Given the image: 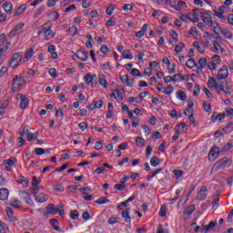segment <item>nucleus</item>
I'll list each match as a JSON object with an SVG mask.
<instances>
[{
	"label": "nucleus",
	"instance_id": "bb28decb",
	"mask_svg": "<svg viewBox=\"0 0 233 233\" xmlns=\"http://www.w3.org/2000/svg\"><path fill=\"white\" fill-rule=\"evenodd\" d=\"M11 207H14V208H21V200L15 198L10 202Z\"/></svg>",
	"mask_w": 233,
	"mask_h": 233
},
{
	"label": "nucleus",
	"instance_id": "a19ab883",
	"mask_svg": "<svg viewBox=\"0 0 233 233\" xmlns=\"http://www.w3.org/2000/svg\"><path fill=\"white\" fill-rule=\"evenodd\" d=\"M183 48H185V44L180 43L175 46V52L180 54V52H183Z\"/></svg>",
	"mask_w": 233,
	"mask_h": 233
},
{
	"label": "nucleus",
	"instance_id": "4d7b16f0",
	"mask_svg": "<svg viewBox=\"0 0 233 233\" xmlns=\"http://www.w3.org/2000/svg\"><path fill=\"white\" fill-rule=\"evenodd\" d=\"M69 167H70V164L66 163L62 167H56V172H63V170H66V168Z\"/></svg>",
	"mask_w": 233,
	"mask_h": 233
},
{
	"label": "nucleus",
	"instance_id": "f704fd0d",
	"mask_svg": "<svg viewBox=\"0 0 233 233\" xmlns=\"http://www.w3.org/2000/svg\"><path fill=\"white\" fill-rule=\"evenodd\" d=\"M193 46L195 48H197V50L200 53V54H205V46H199L198 42H193Z\"/></svg>",
	"mask_w": 233,
	"mask_h": 233
},
{
	"label": "nucleus",
	"instance_id": "e433bc0d",
	"mask_svg": "<svg viewBox=\"0 0 233 233\" xmlns=\"http://www.w3.org/2000/svg\"><path fill=\"white\" fill-rule=\"evenodd\" d=\"M221 34L224 35L226 39H232V33H230V31L228 29H227V28L222 29Z\"/></svg>",
	"mask_w": 233,
	"mask_h": 233
},
{
	"label": "nucleus",
	"instance_id": "de8ad7c7",
	"mask_svg": "<svg viewBox=\"0 0 233 233\" xmlns=\"http://www.w3.org/2000/svg\"><path fill=\"white\" fill-rule=\"evenodd\" d=\"M78 190L79 192H82V194H84L85 196H88V194L92 193V189H90L89 187H81Z\"/></svg>",
	"mask_w": 233,
	"mask_h": 233
},
{
	"label": "nucleus",
	"instance_id": "a18cd8bd",
	"mask_svg": "<svg viewBox=\"0 0 233 233\" xmlns=\"http://www.w3.org/2000/svg\"><path fill=\"white\" fill-rule=\"evenodd\" d=\"M0 233H8V227L6 224L0 221Z\"/></svg>",
	"mask_w": 233,
	"mask_h": 233
},
{
	"label": "nucleus",
	"instance_id": "c03bdc74",
	"mask_svg": "<svg viewBox=\"0 0 233 233\" xmlns=\"http://www.w3.org/2000/svg\"><path fill=\"white\" fill-rule=\"evenodd\" d=\"M219 195L217 196V198L214 200L213 206H212V209L213 210H218V207H219Z\"/></svg>",
	"mask_w": 233,
	"mask_h": 233
},
{
	"label": "nucleus",
	"instance_id": "603ef678",
	"mask_svg": "<svg viewBox=\"0 0 233 233\" xmlns=\"http://www.w3.org/2000/svg\"><path fill=\"white\" fill-rule=\"evenodd\" d=\"M196 65L197 64L193 59H188L186 63V66H187V68H195Z\"/></svg>",
	"mask_w": 233,
	"mask_h": 233
},
{
	"label": "nucleus",
	"instance_id": "2f4dec72",
	"mask_svg": "<svg viewBox=\"0 0 233 233\" xmlns=\"http://www.w3.org/2000/svg\"><path fill=\"white\" fill-rule=\"evenodd\" d=\"M5 212L8 218H10V221H15V218L14 217V210L12 208H6Z\"/></svg>",
	"mask_w": 233,
	"mask_h": 233
},
{
	"label": "nucleus",
	"instance_id": "58836bf2",
	"mask_svg": "<svg viewBox=\"0 0 233 233\" xmlns=\"http://www.w3.org/2000/svg\"><path fill=\"white\" fill-rule=\"evenodd\" d=\"M23 187H27L28 186V180L26 177L20 176L19 179L17 180Z\"/></svg>",
	"mask_w": 233,
	"mask_h": 233
},
{
	"label": "nucleus",
	"instance_id": "338daca9",
	"mask_svg": "<svg viewBox=\"0 0 233 233\" xmlns=\"http://www.w3.org/2000/svg\"><path fill=\"white\" fill-rule=\"evenodd\" d=\"M106 15H112L114 14V5H110L109 7L106 8Z\"/></svg>",
	"mask_w": 233,
	"mask_h": 233
},
{
	"label": "nucleus",
	"instance_id": "864d4df0",
	"mask_svg": "<svg viewBox=\"0 0 233 233\" xmlns=\"http://www.w3.org/2000/svg\"><path fill=\"white\" fill-rule=\"evenodd\" d=\"M49 221H50V224L54 227V229L59 231V227H57L58 225L57 219L52 218Z\"/></svg>",
	"mask_w": 233,
	"mask_h": 233
},
{
	"label": "nucleus",
	"instance_id": "3c124183",
	"mask_svg": "<svg viewBox=\"0 0 233 233\" xmlns=\"http://www.w3.org/2000/svg\"><path fill=\"white\" fill-rule=\"evenodd\" d=\"M69 35H77V27L76 26H71L68 30Z\"/></svg>",
	"mask_w": 233,
	"mask_h": 233
},
{
	"label": "nucleus",
	"instance_id": "ea45409f",
	"mask_svg": "<svg viewBox=\"0 0 233 233\" xmlns=\"http://www.w3.org/2000/svg\"><path fill=\"white\" fill-rule=\"evenodd\" d=\"M34 56V48L30 47L25 52V59H32Z\"/></svg>",
	"mask_w": 233,
	"mask_h": 233
},
{
	"label": "nucleus",
	"instance_id": "680f3d73",
	"mask_svg": "<svg viewBox=\"0 0 233 233\" xmlns=\"http://www.w3.org/2000/svg\"><path fill=\"white\" fill-rule=\"evenodd\" d=\"M27 141L31 142V141H37V138L35 137V136L34 135V133H29L26 137Z\"/></svg>",
	"mask_w": 233,
	"mask_h": 233
},
{
	"label": "nucleus",
	"instance_id": "393cba45",
	"mask_svg": "<svg viewBox=\"0 0 233 233\" xmlns=\"http://www.w3.org/2000/svg\"><path fill=\"white\" fill-rule=\"evenodd\" d=\"M183 8H187V3H185L184 1H178L177 4V7H175V10H177V12H181Z\"/></svg>",
	"mask_w": 233,
	"mask_h": 233
},
{
	"label": "nucleus",
	"instance_id": "7ed1b4c3",
	"mask_svg": "<svg viewBox=\"0 0 233 233\" xmlns=\"http://www.w3.org/2000/svg\"><path fill=\"white\" fill-rule=\"evenodd\" d=\"M226 167H230V164H228V158H223L214 164L213 167L211 168V172H218L219 168H226Z\"/></svg>",
	"mask_w": 233,
	"mask_h": 233
},
{
	"label": "nucleus",
	"instance_id": "49530a36",
	"mask_svg": "<svg viewBox=\"0 0 233 233\" xmlns=\"http://www.w3.org/2000/svg\"><path fill=\"white\" fill-rule=\"evenodd\" d=\"M93 1L94 0H83V2H82L83 8H90V6H92Z\"/></svg>",
	"mask_w": 233,
	"mask_h": 233
},
{
	"label": "nucleus",
	"instance_id": "72a5a7b5",
	"mask_svg": "<svg viewBox=\"0 0 233 233\" xmlns=\"http://www.w3.org/2000/svg\"><path fill=\"white\" fill-rule=\"evenodd\" d=\"M177 99H179L180 101H185L187 99V95L185 94V92H183L182 90H178L177 92Z\"/></svg>",
	"mask_w": 233,
	"mask_h": 233
},
{
	"label": "nucleus",
	"instance_id": "79ce46f5",
	"mask_svg": "<svg viewBox=\"0 0 233 233\" xmlns=\"http://www.w3.org/2000/svg\"><path fill=\"white\" fill-rule=\"evenodd\" d=\"M162 171H163V168H158L155 172H151V175L148 176L147 178V181H150V179H152V177H156V176H157V174H159Z\"/></svg>",
	"mask_w": 233,
	"mask_h": 233
},
{
	"label": "nucleus",
	"instance_id": "c85d7f7f",
	"mask_svg": "<svg viewBox=\"0 0 233 233\" xmlns=\"http://www.w3.org/2000/svg\"><path fill=\"white\" fill-rule=\"evenodd\" d=\"M194 210H196V207L194 205H191L184 210V214H186L187 216H192Z\"/></svg>",
	"mask_w": 233,
	"mask_h": 233
},
{
	"label": "nucleus",
	"instance_id": "6ab92c4d",
	"mask_svg": "<svg viewBox=\"0 0 233 233\" xmlns=\"http://www.w3.org/2000/svg\"><path fill=\"white\" fill-rule=\"evenodd\" d=\"M41 190H43V187H35L29 188V192H31V194H34L35 198H36L38 194L42 193Z\"/></svg>",
	"mask_w": 233,
	"mask_h": 233
},
{
	"label": "nucleus",
	"instance_id": "1a4fd4ad",
	"mask_svg": "<svg viewBox=\"0 0 233 233\" xmlns=\"http://www.w3.org/2000/svg\"><path fill=\"white\" fill-rule=\"evenodd\" d=\"M208 190V189H207V187H203L202 189H200L197 194V199H198V201H205V199H207Z\"/></svg>",
	"mask_w": 233,
	"mask_h": 233
},
{
	"label": "nucleus",
	"instance_id": "8fccbe9b",
	"mask_svg": "<svg viewBox=\"0 0 233 233\" xmlns=\"http://www.w3.org/2000/svg\"><path fill=\"white\" fill-rule=\"evenodd\" d=\"M159 216L161 218H165V216H167V206L166 205L161 206L160 211H159Z\"/></svg>",
	"mask_w": 233,
	"mask_h": 233
},
{
	"label": "nucleus",
	"instance_id": "a211bd4d",
	"mask_svg": "<svg viewBox=\"0 0 233 233\" xmlns=\"http://www.w3.org/2000/svg\"><path fill=\"white\" fill-rule=\"evenodd\" d=\"M3 8L6 14H11L14 8V5L10 2H5L3 5Z\"/></svg>",
	"mask_w": 233,
	"mask_h": 233
},
{
	"label": "nucleus",
	"instance_id": "20e7f679",
	"mask_svg": "<svg viewBox=\"0 0 233 233\" xmlns=\"http://www.w3.org/2000/svg\"><path fill=\"white\" fill-rule=\"evenodd\" d=\"M42 30L45 34V38L46 41H50V39L54 37V31H52V25H48V24L43 25Z\"/></svg>",
	"mask_w": 233,
	"mask_h": 233
},
{
	"label": "nucleus",
	"instance_id": "473e14b6",
	"mask_svg": "<svg viewBox=\"0 0 233 233\" xmlns=\"http://www.w3.org/2000/svg\"><path fill=\"white\" fill-rule=\"evenodd\" d=\"M179 194H181V190L177 189L176 190V197L169 199V205H174V203H176V201H177V199L179 198Z\"/></svg>",
	"mask_w": 233,
	"mask_h": 233
},
{
	"label": "nucleus",
	"instance_id": "4468645a",
	"mask_svg": "<svg viewBox=\"0 0 233 233\" xmlns=\"http://www.w3.org/2000/svg\"><path fill=\"white\" fill-rule=\"evenodd\" d=\"M122 218H125L126 223H130V221H132V218H130V208H126L122 212Z\"/></svg>",
	"mask_w": 233,
	"mask_h": 233
},
{
	"label": "nucleus",
	"instance_id": "c756f323",
	"mask_svg": "<svg viewBox=\"0 0 233 233\" xmlns=\"http://www.w3.org/2000/svg\"><path fill=\"white\" fill-rule=\"evenodd\" d=\"M121 221V218L119 217H111L108 218V225H116V223H119Z\"/></svg>",
	"mask_w": 233,
	"mask_h": 233
},
{
	"label": "nucleus",
	"instance_id": "5fc2aeb1",
	"mask_svg": "<svg viewBox=\"0 0 233 233\" xmlns=\"http://www.w3.org/2000/svg\"><path fill=\"white\" fill-rule=\"evenodd\" d=\"M43 12H45V7H39L34 15V19H37V17H39Z\"/></svg>",
	"mask_w": 233,
	"mask_h": 233
},
{
	"label": "nucleus",
	"instance_id": "e2e57ef3",
	"mask_svg": "<svg viewBox=\"0 0 233 233\" xmlns=\"http://www.w3.org/2000/svg\"><path fill=\"white\" fill-rule=\"evenodd\" d=\"M26 145V140L23 137H18L17 147H25Z\"/></svg>",
	"mask_w": 233,
	"mask_h": 233
},
{
	"label": "nucleus",
	"instance_id": "13d9d810",
	"mask_svg": "<svg viewBox=\"0 0 233 233\" xmlns=\"http://www.w3.org/2000/svg\"><path fill=\"white\" fill-rule=\"evenodd\" d=\"M70 218L71 219H77V218H79V212H77V210H71Z\"/></svg>",
	"mask_w": 233,
	"mask_h": 233
},
{
	"label": "nucleus",
	"instance_id": "6e6552de",
	"mask_svg": "<svg viewBox=\"0 0 233 233\" xmlns=\"http://www.w3.org/2000/svg\"><path fill=\"white\" fill-rule=\"evenodd\" d=\"M76 57L80 61L86 62L88 61V52H85L83 50H77L76 54Z\"/></svg>",
	"mask_w": 233,
	"mask_h": 233
},
{
	"label": "nucleus",
	"instance_id": "f8f14e48",
	"mask_svg": "<svg viewBox=\"0 0 233 233\" xmlns=\"http://www.w3.org/2000/svg\"><path fill=\"white\" fill-rule=\"evenodd\" d=\"M35 198V201H37V203H46V201H48V195L42 192L36 195Z\"/></svg>",
	"mask_w": 233,
	"mask_h": 233
},
{
	"label": "nucleus",
	"instance_id": "412c9836",
	"mask_svg": "<svg viewBox=\"0 0 233 233\" xmlns=\"http://www.w3.org/2000/svg\"><path fill=\"white\" fill-rule=\"evenodd\" d=\"M205 227H206V232H209V230H214V228L218 227V221L216 220L210 221L209 224Z\"/></svg>",
	"mask_w": 233,
	"mask_h": 233
},
{
	"label": "nucleus",
	"instance_id": "774afa93",
	"mask_svg": "<svg viewBox=\"0 0 233 233\" xmlns=\"http://www.w3.org/2000/svg\"><path fill=\"white\" fill-rule=\"evenodd\" d=\"M170 34V36L172 37V39H174L175 41H177L178 38H177V33L175 31V30H171L169 32Z\"/></svg>",
	"mask_w": 233,
	"mask_h": 233
},
{
	"label": "nucleus",
	"instance_id": "f03ea898",
	"mask_svg": "<svg viewBox=\"0 0 233 233\" xmlns=\"http://www.w3.org/2000/svg\"><path fill=\"white\" fill-rule=\"evenodd\" d=\"M25 77L15 76L13 78V87L11 88L12 92H15L16 90H19L21 86H23L25 84Z\"/></svg>",
	"mask_w": 233,
	"mask_h": 233
},
{
	"label": "nucleus",
	"instance_id": "4be33fe9",
	"mask_svg": "<svg viewBox=\"0 0 233 233\" xmlns=\"http://www.w3.org/2000/svg\"><path fill=\"white\" fill-rule=\"evenodd\" d=\"M47 17H49L51 21H57V19L60 17V15L56 11H53L47 15Z\"/></svg>",
	"mask_w": 233,
	"mask_h": 233
},
{
	"label": "nucleus",
	"instance_id": "bf43d9fd",
	"mask_svg": "<svg viewBox=\"0 0 233 233\" xmlns=\"http://www.w3.org/2000/svg\"><path fill=\"white\" fill-rule=\"evenodd\" d=\"M198 64H199L200 67L207 68V58H203V57L200 58L198 60Z\"/></svg>",
	"mask_w": 233,
	"mask_h": 233
},
{
	"label": "nucleus",
	"instance_id": "39448f33",
	"mask_svg": "<svg viewBox=\"0 0 233 233\" xmlns=\"http://www.w3.org/2000/svg\"><path fill=\"white\" fill-rule=\"evenodd\" d=\"M65 206L63 204H58L56 207L53 204H49L46 206L47 214H57V210H61V208H64Z\"/></svg>",
	"mask_w": 233,
	"mask_h": 233
},
{
	"label": "nucleus",
	"instance_id": "aec40b11",
	"mask_svg": "<svg viewBox=\"0 0 233 233\" xmlns=\"http://www.w3.org/2000/svg\"><path fill=\"white\" fill-rule=\"evenodd\" d=\"M25 10H26L25 5H22L18 6L15 12L14 17H17V15H21V14L25 13Z\"/></svg>",
	"mask_w": 233,
	"mask_h": 233
},
{
	"label": "nucleus",
	"instance_id": "423d86ee",
	"mask_svg": "<svg viewBox=\"0 0 233 233\" xmlns=\"http://www.w3.org/2000/svg\"><path fill=\"white\" fill-rule=\"evenodd\" d=\"M227 77H228V67H227V66H223L218 73V79H219L220 81L223 79H227Z\"/></svg>",
	"mask_w": 233,
	"mask_h": 233
},
{
	"label": "nucleus",
	"instance_id": "09e8293b",
	"mask_svg": "<svg viewBox=\"0 0 233 233\" xmlns=\"http://www.w3.org/2000/svg\"><path fill=\"white\" fill-rule=\"evenodd\" d=\"M172 92H174V86H167L164 89V94H166V96H170V94H172Z\"/></svg>",
	"mask_w": 233,
	"mask_h": 233
},
{
	"label": "nucleus",
	"instance_id": "6e6d98bb",
	"mask_svg": "<svg viewBox=\"0 0 233 233\" xmlns=\"http://www.w3.org/2000/svg\"><path fill=\"white\" fill-rule=\"evenodd\" d=\"M130 74L131 76H136L137 77H143V76H141V72H139V69L133 68Z\"/></svg>",
	"mask_w": 233,
	"mask_h": 233
},
{
	"label": "nucleus",
	"instance_id": "0eeeda50",
	"mask_svg": "<svg viewBox=\"0 0 233 233\" xmlns=\"http://www.w3.org/2000/svg\"><path fill=\"white\" fill-rule=\"evenodd\" d=\"M200 17H202V21L206 25H209V26L214 25V22L212 21V16L208 15V13H200Z\"/></svg>",
	"mask_w": 233,
	"mask_h": 233
},
{
	"label": "nucleus",
	"instance_id": "0e129e2a",
	"mask_svg": "<svg viewBox=\"0 0 233 233\" xmlns=\"http://www.w3.org/2000/svg\"><path fill=\"white\" fill-rule=\"evenodd\" d=\"M57 3V0H48L46 5L49 8H54Z\"/></svg>",
	"mask_w": 233,
	"mask_h": 233
},
{
	"label": "nucleus",
	"instance_id": "052dcab7",
	"mask_svg": "<svg viewBox=\"0 0 233 233\" xmlns=\"http://www.w3.org/2000/svg\"><path fill=\"white\" fill-rule=\"evenodd\" d=\"M20 137H24L25 135L28 136V134H30V132L28 131V126H25L23 132H20Z\"/></svg>",
	"mask_w": 233,
	"mask_h": 233
},
{
	"label": "nucleus",
	"instance_id": "f257e3e1",
	"mask_svg": "<svg viewBox=\"0 0 233 233\" xmlns=\"http://www.w3.org/2000/svg\"><path fill=\"white\" fill-rule=\"evenodd\" d=\"M21 61H23V53L20 52L14 54L9 62L10 68H17L21 64Z\"/></svg>",
	"mask_w": 233,
	"mask_h": 233
},
{
	"label": "nucleus",
	"instance_id": "dca6fc26",
	"mask_svg": "<svg viewBox=\"0 0 233 233\" xmlns=\"http://www.w3.org/2000/svg\"><path fill=\"white\" fill-rule=\"evenodd\" d=\"M98 83L104 88H108V82L106 81V76L105 75H100L98 77Z\"/></svg>",
	"mask_w": 233,
	"mask_h": 233
},
{
	"label": "nucleus",
	"instance_id": "b1692460",
	"mask_svg": "<svg viewBox=\"0 0 233 233\" xmlns=\"http://www.w3.org/2000/svg\"><path fill=\"white\" fill-rule=\"evenodd\" d=\"M15 164V160L9 158L7 160H5V168L6 170H8L10 172V170H12V167H14V165Z\"/></svg>",
	"mask_w": 233,
	"mask_h": 233
},
{
	"label": "nucleus",
	"instance_id": "9d476101",
	"mask_svg": "<svg viewBox=\"0 0 233 233\" xmlns=\"http://www.w3.org/2000/svg\"><path fill=\"white\" fill-rule=\"evenodd\" d=\"M25 27L24 23H19L11 31L10 35H18L23 32V28Z\"/></svg>",
	"mask_w": 233,
	"mask_h": 233
},
{
	"label": "nucleus",
	"instance_id": "2eb2a0df",
	"mask_svg": "<svg viewBox=\"0 0 233 233\" xmlns=\"http://www.w3.org/2000/svg\"><path fill=\"white\" fill-rule=\"evenodd\" d=\"M208 88H215L218 90L219 88V86L218 85V82L216 81V78L210 77L208 81Z\"/></svg>",
	"mask_w": 233,
	"mask_h": 233
},
{
	"label": "nucleus",
	"instance_id": "4c0bfd02",
	"mask_svg": "<svg viewBox=\"0 0 233 233\" xmlns=\"http://www.w3.org/2000/svg\"><path fill=\"white\" fill-rule=\"evenodd\" d=\"M136 143H137V146H138L140 147H145V139L141 137H137L136 138Z\"/></svg>",
	"mask_w": 233,
	"mask_h": 233
},
{
	"label": "nucleus",
	"instance_id": "9b49d317",
	"mask_svg": "<svg viewBox=\"0 0 233 233\" xmlns=\"http://www.w3.org/2000/svg\"><path fill=\"white\" fill-rule=\"evenodd\" d=\"M18 97L21 99L20 108L25 109L28 106L29 100L23 94H18Z\"/></svg>",
	"mask_w": 233,
	"mask_h": 233
},
{
	"label": "nucleus",
	"instance_id": "c9c22d12",
	"mask_svg": "<svg viewBox=\"0 0 233 233\" xmlns=\"http://www.w3.org/2000/svg\"><path fill=\"white\" fill-rule=\"evenodd\" d=\"M5 45H8V43H6V35L2 34L0 35V47L6 46Z\"/></svg>",
	"mask_w": 233,
	"mask_h": 233
},
{
	"label": "nucleus",
	"instance_id": "cd10ccee",
	"mask_svg": "<svg viewBox=\"0 0 233 233\" xmlns=\"http://www.w3.org/2000/svg\"><path fill=\"white\" fill-rule=\"evenodd\" d=\"M160 163H161V160H159V158L157 157H153L150 159L151 167H159Z\"/></svg>",
	"mask_w": 233,
	"mask_h": 233
},
{
	"label": "nucleus",
	"instance_id": "37998d69",
	"mask_svg": "<svg viewBox=\"0 0 233 233\" xmlns=\"http://www.w3.org/2000/svg\"><path fill=\"white\" fill-rule=\"evenodd\" d=\"M84 80L86 83V85H90V83H92V81H94V76H92V75L87 74L84 76Z\"/></svg>",
	"mask_w": 233,
	"mask_h": 233
},
{
	"label": "nucleus",
	"instance_id": "ddd939ff",
	"mask_svg": "<svg viewBox=\"0 0 233 233\" xmlns=\"http://www.w3.org/2000/svg\"><path fill=\"white\" fill-rule=\"evenodd\" d=\"M10 194V191H8L7 188H1L0 189V200L1 201H6L8 199V196Z\"/></svg>",
	"mask_w": 233,
	"mask_h": 233
},
{
	"label": "nucleus",
	"instance_id": "a878e982",
	"mask_svg": "<svg viewBox=\"0 0 233 233\" xmlns=\"http://www.w3.org/2000/svg\"><path fill=\"white\" fill-rule=\"evenodd\" d=\"M213 28V32L214 34H221V32L223 31V28H221V26H219L218 23H213V25H209Z\"/></svg>",
	"mask_w": 233,
	"mask_h": 233
},
{
	"label": "nucleus",
	"instance_id": "69168bd1",
	"mask_svg": "<svg viewBox=\"0 0 233 233\" xmlns=\"http://www.w3.org/2000/svg\"><path fill=\"white\" fill-rule=\"evenodd\" d=\"M116 92L118 99L123 100V96H125V90H116Z\"/></svg>",
	"mask_w": 233,
	"mask_h": 233
},
{
	"label": "nucleus",
	"instance_id": "5701e85b",
	"mask_svg": "<svg viewBox=\"0 0 233 233\" xmlns=\"http://www.w3.org/2000/svg\"><path fill=\"white\" fill-rule=\"evenodd\" d=\"M122 57L124 59H129V60H132L134 59V56L132 55V53L130 52V50H124L122 52Z\"/></svg>",
	"mask_w": 233,
	"mask_h": 233
},
{
	"label": "nucleus",
	"instance_id": "f3484780",
	"mask_svg": "<svg viewBox=\"0 0 233 233\" xmlns=\"http://www.w3.org/2000/svg\"><path fill=\"white\" fill-rule=\"evenodd\" d=\"M49 54H51L52 59H57V53H56V46L50 45L47 48Z\"/></svg>",
	"mask_w": 233,
	"mask_h": 233
},
{
	"label": "nucleus",
	"instance_id": "7c9ffc66",
	"mask_svg": "<svg viewBox=\"0 0 233 233\" xmlns=\"http://www.w3.org/2000/svg\"><path fill=\"white\" fill-rule=\"evenodd\" d=\"M95 203H96V205H106V203H110V199L103 197L96 200Z\"/></svg>",
	"mask_w": 233,
	"mask_h": 233
}]
</instances>
